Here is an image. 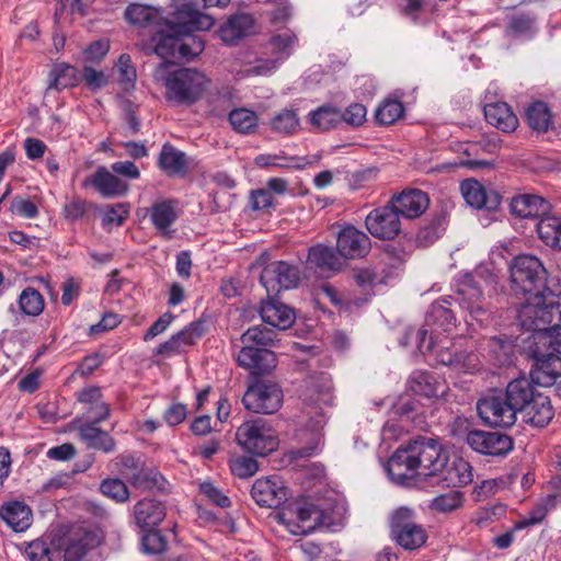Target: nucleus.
<instances>
[{
	"instance_id": "1",
	"label": "nucleus",
	"mask_w": 561,
	"mask_h": 561,
	"mask_svg": "<svg viewBox=\"0 0 561 561\" xmlns=\"http://www.w3.org/2000/svg\"><path fill=\"white\" fill-rule=\"evenodd\" d=\"M446 458L440 444L434 438H419L398 449L387 463V472L397 483L408 479L428 478L442 472Z\"/></svg>"
},
{
	"instance_id": "2",
	"label": "nucleus",
	"mask_w": 561,
	"mask_h": 561,
	"mask_svg": "<svg viewBox=\"0 0 561 561\" xmlns=\"http://www.w3.org/2000/svg\"><path fill=\"white\" fill-rule=\"evenodd\" d=\"M153 78L162 81L165 87L167 101L175 105H193L197 103L209 89L210 80L196 68H181L167 71V64L160 62L153 71Z\"/></svg>"
},
{
	"instance_id": "3",
	"label": "nucleus",
	"mask_w": 561,
	"mask_h": 561,
	"mask_svg": "<svg viewBox=\"0 0 561 561\" xmlns=\"http://www.w3.org/2000/svg\"><path fill=\"white\" fill-rule=\"evenodd\" d=\"M214 21L201 13L191 3H183L173 12V19H167L159 28L160 36L154 45V53L164 60L178 58V47L181 34L193 31L208 30Z\"/></svg>"
},
{
	"instance_id": "4",
	"label": "nucleus",
	"mask_w": 561,
	"mask_h": 561,
	"mask_svg": "<svg viewBox=\"0 0 561 561\" xmlns=\"http://www.w3.org/2000/svg\"><path fill=\"white\" fill-rule=\"evenodd\" d=\"M332 380L331 377L321 373L318 376H312L307 380L306 389L304 392L305 401L310 405H319V410L314 411V415L306 425L302 435L310 434V440L307 446L297 450L298 457H310L316 454L323 445V427L325 425V412L323 407H328L333 401L332 394Z\"/></svg>"
},
{
	"instance_id": "5",
	"label": "nucleus",
	"mask_w": 561,
	"mask_h": 561,
	"mask_svg": "<svg viewBox=\"0 0 561 561\" xmlns=\"http://www.w3.org/2000/svg\"><path fill=\"white\" fill-rule=\"evenodd\" d=\"M551 283L547 291L525 295L526 300L517 312L519 325L524 330L530 332L552 323L561 324V284L554 278Z\"/></svg>"
},
{
	"instance_id": "6",
	"label": "nucleus",
	"mask_w": 561,
	"mask_h": 561,
	"mask_svg": "<svg viewBox=\"0 0 561 561\" xmlns=\"http://www.w3.org/2000/svg\"><path fill=\"white\" fill-rule=\"evenodd\" d=\"M451 432L454 436L463 439L472 450L485 456H504L513 448L512 438L500 432L469 430L466 419L457 417Z\"/></svg>"
},
{
	"instance_id": "7",
	"label": "nucleus",
	"mask_w": 561,
	"mask_h": 561,
	"mask_svg": "<svg viewBox=\"0 0 561 561\" xmlns=\"http://www.w3.org/2000/svg\"><path fill=\"white\" fill-rule=\"evenodd\" d=\"M512 290L515 295H533L547 291L551 280H547V272L540 260L534 255L516 256L510 267Z\"/></svg>"
},
{
	"instance_id": "8",
	"label": "nucleus",
	"mask_w": 561,
	"mask_h": 561,
	"mask_svg": "<svg viewBox=\"0 0 561 561\" xmlns=\"http://www.w3.org/2000/svg\"><path fill=\"white\" fill-rule=\"evenodd\" d=\"M456 299L466 312L469 325H488L491 321L490 306L483 295L480 283L471 274L463 275L456 286Z\"/></svg>"
},
{
	"instance_id": "9",
	"label": "nucleus",
	"mask_w": 561,
	"mask_h": 561,
	"mask_svg": "<svg viewBox=\"0 0 561 561\" xmlns=\"http://www.w3.org/2000/svg\"><path fill=\"white\" fill-rule=\"evenodd\" d=\"M279 520L295 536L308 535L327 525L323 511L305 500L288 504L279 514Z\"/></svg>"
},
{
	"instance_id": "10",
	"label": "nucleus",
	"mask_w": 561,
	"mask_h": 561,
	"mask_svg": "<svg viewBox=\"0 0 561 561\" xmlns=\"http://www.w3.org/2000/svg\"><path fill=\"white\" fill-rule=\"evenodd\" d=\"M417 348L421 353L432 352L436 347L437 360L451 367L457 373L473 374L479 369L478 356L473 353H451L448 347L436 345L434 333L428 335L427 330L421 329L415 334Z\"/></svg>"
},
{
	"instance_id": "11",
	"label": "nucleus",
	"mask_w": 561,
	"mask_h": 561,
	"mask_svg": "<svg viewBox=\"0 0 561 561\" xmlns=\"http://www.w3.org/2000/svg\"><path fill=\"white\" fill-rule=\"evenodd\" d=\"M236 436L242 448L257 456H266L278 446L275 432L263 419L243 423L238 427Z\"/></svg>"
},
{
	"instance_id": "12",
	"label": "nucleus",
	"mask_w": 561,
	"mask_h": 561,
	"mask_svg": "<svg viewBox=\"0 0 561 561\" xmlns=\"http://www.w3.org/2000/svg\"><path fill=\"white\" fill-rule=\"evenodd\" d=\"M297 42L296 35L287 30L274 35L265 45L264 54L271 58H261L257 64L244 70L247 76H266L274 71L282 61L288 58Z\"/></svg>"
},
{
	"instance_id": "13",
	"label": "nucleus",
	"mask_w": 561,
	"mask_h": 561,
	"mask_svg": "<svg viewBox=\"0 0 561 561\" xmlns=\"http://www.w3.org/2000/svg\"><path fill=\"white\" fill-rule=\"evenodd\" d=\"M390 525L397 542L407 550L419 549L427 539L425 529L414 522V512L408 507L394 511Z\"/></svg>"
},
{
	"instance_id": "14",
	"label": "nucleus",
	"mask_w": 561,
	"mask_h": 561,
	"mask_svg": "<svg viewBox=\"0 0 561 561\" xmlns=\"http://www.w3.org/2000/svg\"><path fill=\"white\" fill-rule=\"evenodd\" d=\"M480 419L494 427H510L516 422L517 413L502 392L488 393L477 402Z\"/></svg>"
},
{
	"instance_id": "15",
	"label": "nucleus",
	"mask_w": 561,
	"mask_h": 561,
	"mask_svg": "<svg viewBox=\"0 0 561 561\" xmlns=\"http://www.w3.org/2000/svg\"><path fill=\"white\" fill-rule=\"evenodd\" d=\"M242 402L249 411L271 414L282 407L283 391L276 383L256 381L248 388Z\"/></svg>"
},
{
	"instance_id": "16",
	"label": "nucleus",
	"mask_w": 561,
	"mask_h": 561,
	"mask_svg": "<svg viewBox=\"0 0 561 561\" xmlns=\"http://www.w3.org/2000/svg\"><path fill=\"white\" fill-rule=\"evenodd\" d=\"M300 280L297 266L284 261L267 264L261 273V284L267 294H277L283 289L296 287Z\"/></svg>"
},
{
	"instance_id": "17",
	"label": "nucleus",
	"mask_w": 561,
	"mask_h": 561,
	"mask_svg": "<svg viewBox=\"0 0 561 561\" xmlns=\"http://www.w3.org/2000/svg\"><path fill=\"white\" fill-rule=\"evenodd\" d=\"M365 224L369 233L381 240H392L401 231L400 216L389 202L373 209L366 216Z\"/></svg>"
},
{
	"instance_id": "18",
	"label": "nucleus",
	"mask_w": 561,
	"mask_h": 561,
	"mask_svg": "<svg viewBox=\"0 0 561 561\" xmlns=\"http://www.w3.org/2000/svg\"><path fill=\"white\" fill-rule=\"evenodd\" d=\"M82 185L92 186L103 198L123 197L129 191V184L105 165L98 167Z\"/></svg>"
},
{
	"instance_id": "19",
	"label": "nucleus",
	"mask_w": 561,
	"mask_h": 561,
	"mask_svg": "<svg viewBox=\"0 0 561 561\" xmlns=\"http://www.w3.org/2000/svg\"><path fill=\"white\" fill-rule=\"evenodd\" d=\"M253 500L264 507H278L287 500V489L277 476L257 479L252 486Z\"/></svg>"
},
{
	"instance_id": "20",
	"label": "nucleus",
	"mask_w": 561,
	"mask_h": 561,
	"mask_svg": "<svg viewBox=\"0 0 561 561\" xmlns=\"http://www.w3.org/2000/svg\"><path fill=\"white\" fill-rule=\"evenodd\" d=\"M85 531H70L55 543V561H84L87 550L92 545Z\"/></svg>"
},
{
	"instance_id": "21",
	"label": "nucleus",
	"mask_w": 561,
	"mask_h": 561,
	"mask_svg": "<svg viewBox=\"0 0 561 561\" xmlns=\"http://www.w3.org/2000/svg\"><path fill=\"white\" fill-rule=\"evenodd\" d=\"M150 221L158 233L163 238H172L171 227L180 216L179 203L175 199H159L147 208Z\"/></svg>"
},
{
	"instance_id": "22",
	"label": "nucleus",
	"mask_w": 561,
	"mask_h": 561,
	"mask_svg": "<svg viewBox=\"0 0 561 561\" xmlns=\"http://www.w3.org/2000/svg\"><path fill=\"white\" fill-rule=\"evenodd\" d=\"M389 203L399 214L407 219L420 217L430 206L428 195L417 188H410L393 195Z\"/></svg>"
},
{
	"instance_id": "23",
	"label": "nucleus",
	"mask_w": 561,
	"mask_h": 561,
	"mask_svg": "<svg viewBox=\"0 0 561 561\" xmlns=\"http://www.w3.org/2000/svg\"><path fill=\"white\" fill-rule=\"evenodd\" d=\"M239 366L252 375H265L276 367V355L264 347H242L237 356Z\"/></svg>"
},
{
	"instance_id": "24",
	"label": "nucleus",
	"mask_w": 561,
	"mask_h": 561,
	"mask_svg": "<svg viewBox=\"0 0 561 561\" xmlns=\"http://www.w3.org/2000/svg\"><path fill=\"white\" fill-rule=\"evenodd\" d=\"M369 247V238L353 226H345L337 232L336 249L346 259L365 256Z\"/></svg>"
},
{
	"instance_id": "25",
	"label": "nucleus",
	"mask_w": 561,
	"mask_h": 561,
	"mask_svg": "<svg viewBox=\"0 0 561 561\" xmlns=\"http://www.w3.org/2000/svg\"><path fill=\"white\" fill-rule=\"evenodd\" d=\"M203 323L193 322L182 331L172 335L168 341L160 344L156 354L170 356L175 353L184 352L187 347L196 343V341L203 335Z\"/></svg>"
},
{
	"instance_id": "26",
	"label": "nucleus",
	"mask_w": 561,
	"mask_h": 561,
	"mask_svg": "<svg viewBox=\"0 0 561 561\" xmlns=\"http://www.w3.org/2000/svg\"><path fill=\"white\" fill-rule=\"evenodd\" d=\"M511 211L519 218H536L538 221L551 210L548 201L538 195L522 194L512 198Z\"/></svg>"
},
{
	"instance_id": "27",
	"label": "nucleus",
	"mask_w": 561,
	"mask_h": 561,
	"mask_svg": "<svg viewBox=\"0 0 561 561\" xmlns=\"http://www.w3.org/2000/svg\"><path fill=\"white\" fill-rule=\"evenodd\" d=\"M519 414L525 423L534 427H543L553 419L554 411L549 397L541 393L537 394Z\"/></svg>"
},
{
	"instance_id": "28",
	"label": "nucleus",
	"mask_w": 561,
	"mask_h": 561,
	"mask_svg": "<svg viewBox=\"0 0 561 561\" xmlns=\"http://www.w3.org/2000/svg\"><path fill=\"white\" fill-rule=\"evenodd\" d=\"M531 378L542 387L561 385V357L553 354L536 360Z\"/></svg>"
},
{
	"instance_id": "29",
	"label": "nucleus",
	"mask_w": 561,
	"mask_h": 561,
	"mask_svg": "<svg viewBox=\"0 0 561 561\" xmlns=\"http://www.w3.org/2000/svg\"><path fill=\"white\" fill-rule=\"evenodd\" d=\"M134 517L138 527L150 529L163 520L165 507L156 500L145 499L134 506Z\"/></svg>"
},
{
	"instance_id": "30",
	"label": "nucleus",
	"mask_w": 561,
	"mask_h": 561,
	"mask_svg": "<svg viewBox=\"0 0 561 561\" xmlns=\"http://www.w3.org/2000/svg\"><path fill=\"white\" fill-rule=\"evenodd\" d=\"M505 397L512 408L518 414L537 394H541L527 378H518L511 381L505 391Z\"/></svg>"
},
{
	"instance_id": "31",
	"label": "nucleus",
	"mask_w": 561,
	"mask_h": 561,
	"mask_svg": "<svg viewBox=\"0 0 561 561\" xmlns=\"http://www.w3.org/2000/svg\"><path fill=\"white\" fill-rule=\"evenodd\" d=\"M260 313L264 323L279 330L288 329L295 320V313L289 307L272 299L262 304Z\"/></svg>"
},
{
	"instance_id": "32",
	"label": "nucleus",
	"mask_w": 561,
	"mask_h": 561,
	"mask_svg": "<svg viewBox=\"0 0 561 561\" xmlns=\"http://www.w3.org/2000/svg\"><path fill=\"white\" fill-rule=\"evenodd\" d=\"M466 203L473 208L494 209L499 205V196L494 193L488 195L485 188L476 180H466L460 185Z\"/></svg>"
},
{
	"instance_id": "33",
	"label": "nucleus",
	"mask_w": 561,
	"mask_h": 561,
	"mask_svg": "<svg viewBox=\"0 0 561 561\" xmlns=\"http://www.w3.org/2000/svg\"><path fill=\"white\" fill-rule=\"evenodd\" d=\"M530 332L526 342L528 351L536 360L554 354V323Z\"/></svg>"
},
{
	"instance_id": "34",
	"label": "nucleus",
	"mask_w": 561,
	"mask_h": 561,
	"mask_svg": "<svg viewBox=\"0 0 561 561\" xmlns=\"http://www.w3.org/2000/svg\"><path fill=\"white\" fill-rule=\"evenodd\" d=\"M486 122L504 133H512L518 126L517 116L504 102L486 104L484 106Z\"/></svg>"
},
{
	"instance_id": "35",
	"label": "nucleus",
	"mask_w": 561,
	"mask_h": 561,
	"mask_svg": "<svg viewBox=\"0 0 561 561\" xmlns=\"http://www.w3.org/2000/svg\"><path fill=\"white\" fill-rule=\"evenodd\" d=\"M1 518L14 531H24L32 524V511L23 502H10L1 507Z\"/></svg>"
},
{
	"instance_id": "36",
	"label": "nucleus",
	"mask_w": 561,
	"mask_h": 561,
	"mask_svg": "<svg viewBox=\"0 0 561 561\" xmlns=\"http://www.w3.org/2000/svg\"><path fill=\"white\" fill-rule=\"evenodd\" d=\"M125 18L130 24L140 27L162 26V23L167 20L158 8L141 3L128 5L125 10Z\"/></svg>"
},
{
	"instance_id": "37",
	"label": "nucleus",
	"mask_w": 561,
	"mask_h": 561,
	"mask_svg": "<svg viewBox=\"0 0 561 561\" xmlns=\"http://www.w3.org/2000/svg\"><path fill=\"white\" fill-rule=\"evenodd\" d=\"M158 163L168 175H183L188 168V158L174 146L165 144L162 146Z\"/></svg>"
},
{
	"instance_id": "38",
	"label": "nucleus",
	"mask_w": 561,
	"mask_h": 561,
	"mask_svg": "<svg viewBox=\"0 0 561 561\" xmlns=\"http://www.w3.org/2000/svg\"><path fill=\"white\" fill-rule=\"evenodd\" d=\"M253 27L251 15L241 13L231 16L219 30L220 38L228 44H232L245 36Z\"/></svg>"
},
{
	"instance_id": "39",
	"label": "nucleus",
	"mask_w": 561,
	"mask_h": 561,
	"mask_svg": "<svg viewBox=\"0 0 561 561\" xmlns=\"http://www.w3.org/2000/svg\"><path fill=\"white\" fill-rule=\"evenodd\" d=\"M80 438L89 448L111 453L115 448L114 439L94 423L82 424L79 428Z\"/></svg>"
},
{
	"instance_id": "40",
	"label": "nucleus",
	"mask_w": 561,
	"mask_h": 561,
	"mask_svg": "<svg viewBox=\"0 0 561 561\" xmlns=\"http://www.w3.org/2000/svg\"><path fill=\"white\" fill-rule=\"evenodd\" d=\"M537 232L542 242L561 250V217L551 210L536 224Z\"/></svg>"
},
{
	"instance_id": "41",
	"label": "nucleus",
	"mask_w": 561,
	"mask_h": 561,
	"mask_svg": "<svg viewBox=\"0 0 561 561\" xmlns=\"http://www.w3.org/2000/svg\"><path fill=\"white\" fill-rule=\"evenodd\" d=\"M443 471L444 480L454 488L467 485L473 479L471 465L462 458H455L449 463L446 462Z\"/></svg>"
},
{
	"instance_id": "42",
	"label": "nucleus",
	"mask_w": 561,
	"mask_h": 561,
	"mask_svg": "<svg viewBox=\"0 0 561 561\" xmlns=\"http://www.w3.org/2000/svg\"><path fill=\"white\" fill-rule=\"evenodd\" d=\"M229 123L240 134H252L259 124L257 114L247 107L234 108L229 113Z\"/></svg>"
},
{
	"instance_id": "43",
	"label": "nucleus",
	"mask_w": 561,
	"mask_h": 561,
	"mask_svg": "<svg viewBox=\"0 0 561 561\" xmlns=\"http://www.w3.org/2000/svg\"><path fill=\"white\" fill-rule=\"evenodd\" d=\"M309 119L314 128L328 130L342 123V112L333 106H321L309 114Z\"/></svg>"
},
{
	"instance_id": "44",
	"label": "nucleus",
	"mask_w": 561,
	"mask_h": 561,
	"mask_svg": "<svg viewBox=\"0 0 561 561\" xmlns=\"http://www.w3.org/2000/svg\"><path fill=\"white\" fill-rule=\"evenodd\" d=\"M528 126L538 133H546L551 126V113L543 102H535L526 111Z\"/></svg>"
},
{
	"instance_id": "45",
	"label": "nucleus",
	"mask_w": 561,
	"mask_h": 561,
	"mask_svg": "<svg viewBox=\"0 0 561 561\" xmlns=\"http://www.w3.org/2000/svg\"><path fill=\"white\" fill-rule=\"evenodd\" d=\"M51 82L49 88L57 90L75 87L80 81V75L78 70L68 64L60 62L56 64L50 72Z\"/></svg>"
},
{
	"instance_id": "46",
	"label": "nucleus",
	"mask_w": 561,
	"mask_h": 561,
	"mask_svg": "<svg viewBox=\"0 0 561 561\" xmlns=\"http://www.w3.org/2000/svg\"><path fill=\"white\" fill-rule=\"evenodd\" d=\"M308 262L320 268L337 271L341 262L333 249L318 244L309 250Z\"/></svg>"
},
{
	"instance_id": "47",
	"label": "nucleus",
	"mask_w": 561,
	"mask_h": 561,
	"mask_svg": "<svg viewBox=\"0 0 561 561\" xmlns=\"http://www.w3.org/2000/svg\"><path fill=\"white\" fill-rule=\"evenodd\" d=\"M426 323L427 325L436 324L445 332L454 327L455 317L446 300L436 301L431 306V310L426 317Z\"/></svg>"
},
{
	"instance_id": "48",
	"label": "nucleus",
	"mask_w": 561,
	"mask_h": 561,
	"mask_svg": "<svg viewBox=\"0 0 561 561\" xmlns=\"http://www.w3.org/2000/svg\"><path fill=\"white\" fill-rule=\"evenodd\" d=\"M402 103L394 99H386L375 112L376 121L381 125H391L403 116Z\"/></svg>"
},
{
	"instance_id": "49",
	"label": "nucleus",
	"mask_w": 561,
	"mask_h": 561,
	"mask_svg": "<svg viewBox=\"0 0 561 561\" xmlns=\"http://www.w3.org/2000/svg\"><path fill=\"white\" fill-rule=\"evenodd\" d=\"M276 337V333L266 328L253 327L248 329L241 336L244 347H264L271 345Z\"/></svg>"
},
{
	"instance_id": "50",
	"label": "nucleus",
	"mask_w": 561,
	"mask_h": 561,
	"mask_svg": "<svg viewBox=\"0 0 561 561\" xmlns=\"http://www.w3.org/2000/svg\"><path fill=\"white\" fill-rule=\"evenodd\" d=\"M409 385L410 389L416 394L427 398L438 396L434 378L427 373L419 371L413 374L410 378Z\"/></svg>"
},
{
	"instance_id": "51",
	"label": "nucleus",
	"mask_w": 561,
	"mask_h": 561,
	"mask_svg": "<svg viewBox=\"0 0 561 561\" xmlns=\"http://www.w3.org/2000/svg\"><path fill=\"white\" fill-rule=\"evenodd\" d=\"M20 308L27 316H38L44 309V299L34 288L24 289L19 299Z\"/></svg>"
},
{
	"instance_id": "52",
	"label": "nucleus",
	"mask_w": 561,
	"mask_h": 561,
	"mask_svg": "<svg viewBox=\"0 0 561 561\" xmlns=\"http://www.w3.org/2000/svg\"><path fill=\"white\" fill-rule=\"evenodd\" d=\"M463 497L459 491L453 490L433 499L431 507L439 513H449L462 506Z\"/></svg>"
},
{
	"instance_id": "53",
	"label": "nucleus",
	"mask_w": 561,
	"mask_h": 561,
	"mask_svg": "<svg viewBox=\"0 0 561 561\" xmlns=\"http://www.w3.org/2000/svg\"><path fill=\"white\" fill-rule=\"evenodd\" d=\"M116 70L118 72V80L123 89H131L135 84L137 72L129 55L123 54L119 56L116 64Z\"/></svg>"
},
{
	"instance_id": "54",
	"label": "nucleus",
	"mask_w": 561,
	"mask_h": 561,
	"mask_svg": "<svg viewBox=\"0 0 561 561\" xmlns=\"http://www.w3.org/2000/svg\"><path fill=\"white\" fill-rule=\"evenodd\" d=\"M271 125L278 133L293 134L299 126V119L294 111L284 110L272 119Z\"/></svg>"
},
{
	"instance_id": "55",
	"label": "nucleus",
	"mask_w": 561,
	"mask_h": 561,
	"mask_svg": "<svg viewBox=\"0 0 561 561\" xmlns=\"http://www.w3.org/2000/svg\"><path fill=\"white\" fill-rule=\"evenodd\" d=\"M204 49L203 42L195 37L186 34H181L178 47V58L190 59L199 55Z\"/></svg>"
},
{
	"instance_id": "56",
	"label": "nucleus",
	"mask_w": 561,
	"mask_h": 561,
	"mask_svg": "<svg viewBox=\"0 0 561 561\" xmlns=\"http://www.w3.org/2000/svg\"><path fill=\"white\" fill-rule=\"evenodd\" d=\"M230 469L236 477L248 479L257 472L259 465L253 458L239 456L230 461Z\"/></svg>"
},
{
	"instance_id": "57",
	"label": "nucleus",
	"mask_w": 561,
	"mask_h": 561,
	"mask_svg": "<svg viewBox=\"0 0 561 561\" xmlns=\"http://www.w3.org/2000/svg\"><path fill=\"white\" fill-rule=\"evenodd\" d=\"M102 493L117 502H125L129 497L126 484L119 479H107L101 483Z\"/></svg>"
},
{
	"instance_id": "58",
	"label": "nucleus",
	"mask_w": 561,
	"mask_h": 561,
	"mask_svg": "<svg viewBox=\"0 0 561 561\" xmlns=\"http://www.w3.org/2000/svg\"><path fill=\"white\" fill-rule=\"evenodd\" d=\"M142 549L146 553L158 554L167 549L165 537L157 530H148L141 539Z\"/></svg>"
},
{
	"instance_id": "59",
	"label": "nucleus",
	"mask_w": 561,
	"mask_h": 561,
	"mask_svg": "<svg viewBox=\"0 0 561 561\" xmlns=\"http://www.w3.org/2000/svg\"><path fill=\"white\" fill-rule=\"evenodd\" d=\"M31 561H55V550H50L44 541L35 540L25 550Z\"/></svg>"
},
{
	"instance_id": "60",
	"label": "nucleus",
	"mask_w": 561,
	"mask_h": 561,
	"mask_svg": "<svg viewBox=\"0 0 561 561\" xmlns=\"http://www.w3.org/2000/svg\"><path fill=\"white\" fill-rule=\"evenodd\" d=\"M367 110L363 104L353 103L342 112V122L353 127L362 126L366 121Z\"/></svg>"
},
{
	"instance_id": "61",
	"label": "nucleus",
	"mask_w": 561,
	"mask_h": 561,
	"mask_svg": "<svg viewBox=\"0 0 561 561\" xmlns=\"http://www.w3.org/2000/svg\"><path fill=\"white\" fill-rule=\"evenodd\" d=\"M110 49V43L106 39H99L91 43L83 51L85 62L101 61Z\"/></svg>"
},
{
	"instance_id": "62",
	"label": "nucleus",
	"mask_w": 561,
	"mask_h": 561,
	"mask_svg": "<svg viewBox=\"0 0 561 561\" xmlns=\"http://www.w3.org/2000/svg\"><path fill=\"white\" fill-rule=\"evenodd\" d=\"M11 211L24 218H35L38 215L36 205L30 199L15 197L11 202Z\"/></svg>"
},
{
	"instance_id": "63",
	"label": "nucleus",
	"mask_w": 561,
	"mask_h": 561,
	"mask_svg": "<svg viewBox=\"0 0 561 561\" xmlns=\"http://www.w3.org/2000/svg\"><path fill=\"white\" fill-rule=\"evenodd\" d=\"M201 492L219 507L225 508L230 506V500L228 499V496H226L219 489H217L210 482L202 483Z\"/></svg>"
},
{
	"instance_id": "64",
	"label": "nucleus",
	"mask_w": 561,
	"mask_h": 561,
	"mask_svg": "<svg viewBox=\"0 0 561 561\" xmlns=\"http://www.w3.org/2000/svg\"><path fill=\"white\" fill-rule=\"evenodd\" d=\"M186 405L182 403H173L164 411L163 419L168 425L175 426L182 423L186 419Z\"/></svg>"
}]
</instances>
